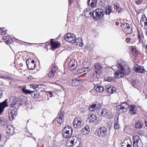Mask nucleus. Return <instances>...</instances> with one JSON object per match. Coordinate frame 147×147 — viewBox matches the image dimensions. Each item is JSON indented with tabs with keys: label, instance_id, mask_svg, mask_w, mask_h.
Listing matches in <instances>:
<instances>
[{
	"label": "nucleus",
	"instance_id": "obj_33",
	"mask_svg": "<svg viewBox=\"0 0 147 147\" xmlns=\"http://www.w3.org/2000/svg\"><path fill=\"white\" fill-rule=\"evenodd\" d=\"M84 14L86 18H89L90 16H92V13L89 9H86L84 11Z\"/></svg>",
	"mask_w": 147,
	"mask_h": 147
},
{
	"label": "nucleus",
	"instance_id": "obj_58",
	"mask_svg": "<svg viewBox=\"0 0 147 147\" xmlns=\"http://www.w3.org/2000/svg\"><path fill=\"white\" fill-rule=\"evenodd\" d=\"M28 81H30L31 80V76H29L28 77Z\"/></svg>",
	"mask_w": 147,
	"mask_h": 147
},
{
	"label": "nucleus",
	"instance_id": "obj_47",
	"mask_svg": "<svg viewBox=\"0 0 147 147\" xmlns=\"http://www.w3.org/2000/svg\"><path fill=\"white\" fill-rule=\"evenodd\" d=\"M55 72L51 70L48 74V76L50 78H52L54 76Z\"/></svg>",
	"mask_w": 147,
	"mask_h": 147
},
{
	"label": "nucleus",
	"instance_id": "obj_63",
	"mask_svg": "<svg viewBox=\"0 0 147 147\" xmlns=\"http://www.w3.org/2000/svg\"><path fill=\"white\" fill-rule=\"evenodd\" d=\"M69 4L70 5L71 3L72 2V0H69Z\"/></svg>",
	"mask_w": 147,
	"mask_h": 147
},
{
	"label": "nucleus",
	"instance_id": "obj_31",
	"mask_svg": "<svg viewBox=\"0 0 147 147\" xmlns=\"http://www.w3.org/2000/svg\"><path fill=\"white\" fill-rule=\"evenodd\" d=\"M112 12V11L111 7L109 5L107 6H106V10H105V13L106 15H109Z\"/></svg>",
	"mask_w": 147,
	"mask_h": 147
},
{
	"label": "nucleus",
	"instance_id": "obj_51",
	"mask_svg": "<svg viewBox=\"0 0 147 147\" xmlns=\"http://www.w3.org/2000/svg\"><path fill=\"white\" fill-rule=\"evenodd\" d=\"M114 127L115 129H118L119 128V125L118 123L117 122H115L114 124Z\"/></svg>",
	"mask_w": 147,
	"mask_h": 147
},
{
	"label": "nucleus",
	"instance_id": "obj_40",
	"mask_svg": "<svg viewBox=\"0 0 147 147\" xmlns=\"http://www.w3.org/2000/svg\"><path fill=\"white\" fill-rule=\"evenodd\" d=\"M114 9L116 10L118 12V13L120 12L121 11V8L119 4H117L115 5H114Z\"/></svg>",
	"mask_w": 147,
	"mask_h": 147
},
{
	"label": "nucleus",
	"instance_id": "obj_57",
	"mask_svg": "<svg viewBox=\"0 0 147 147\" xmlns=\"http://www.w3.org/2000/svg\"><path fill=\"white\" fill-rule=\"evenodd\" d=\"M3 92L1 90H0V98H1L3 96Z\"/></svg>",
	"mask_w": 147,
	"mask_h": 147
},
{
	"label": "nucleus",
	"instance_id": "obj_19",
	"mask_svg": "<svg viewBox=\"0 0 147 147\" xmlns=\"http://www.w3.org/2000/svg\"><path fill=\"white\" fill-rule=\"evenodd\" d=\"M17 102L16 98L15 97H11L9 98V103H10V105H15L16 104Z\"/></svg>",
	"mask_w": 147,
	"mask_h": 147
},
{
	"label": "nucleus",
	"instance_id": "obj_29",
	"mask_svg": "<svg viewBox=\"0 0 147 147\" xmlns=\"http://www.w3.org/2000/svg\"><path fill=\"white\" fill-rule=\"evenodd\" d=\"M75 43H76L77 45H79L80 47H82L83 46V42L81 38H79L78 39L76 38L75 41Z\"/></svg>",
	"mask_w": 147,
	"mask_h": 147
},
{
	"label": "nucleus",
	"instance_id": "obj_53",
	"mask_svg": "<svg viewBox=\"0 0 147 147\" xmlns=\"http://www.w3.org/2000/svg\"><path fill=\"white\" fill-rule=\"evenodd\" d=\"M133 147H138V143L133 142Z\"/></svg>",
	"mask_w": 147,
	"mask_h": 147
},
{
	"label": "nucleus",
	"instance_id": "obj_1",
	"mask_svg": "<svg viewBox=\"0 0 147 147\" xmlns=\"http://www.w3.org/2000/svg\"><path fill=\"white\" fill-rule=\"evenodd\" d=\"M116 66L118 69L114 74L116 78H122L125 75H128L130 73L129 67L123 60H118L117 62Z\"/></svg>",
	"mask_w": 147,
	"mask_h": 147
},
{
	"label": "nucleus",
	"instance_id": "obj_49",
	"mask_svg": "<svg viewBox=\"0 0 147 147\" xmlns=\"http://www.w3.org/2000/svg\"><path fill=\"white\" fill-rule=\"evenodd\" d=\"M51 70L55 72L57 70L56 66L54 64H53L51 66Z\"/></svg>",
	"mask_w": 147,
	"mask_h": 147
},
{
	"label": "nucleus",
	"instance_id": "obj_42",
	"mask_svg": "<svg viewBox=\"0 0 147 147\" xmlns=\"http://www.w3.org/2000/svg\"><path fill=\"white\" fill-rule=\"evenodd\" d=\"M78 79H73L72 80V85L74 86H78V85H79V83H78Z\"/></svg>",
	"mask_w": 147,
	"mask_h": 147
},
{
	"label": "nucleus",
	"instance_id": "obj_43",
	"mask_svg": "<svg viewBox=\"0 0 147 147\" xmlns=\"http://www.w3.org/2000/svg\"><path fill=\"white\" fill-rule=\"evenodd\" d=\"M34 92L33 93H32L33 94V95L32 96V97L34 98H38L39 96L40 95V94L39 92L34 91Z\"/></svg>",
	"mask_w": 147,
	"mask_h": 147
},
{
	"label": "nucleus",
	"instance_id": "obj_9",
	"mask_svg": "<svg viewBox=\"0 0 147 147\" xmlns=\"http://www.w3.org/2000/svg\"><path fill=\"white\" fill-rule=\"evenodd\" d=\"M64 114L63 111H61L59 113L57 117L55 119L54 121H57V123L61 124L63 123L64 120Z\"/></svg>",
	"mask_w": 147,
	"mask_h": 147
},
{
	"label": "nucleus",
	"instance_id": "obj_13",
	"mask_svg": "<svg viewBox=\"0 0 147 147\" xmlns=\"http://www.w3.org/2000/svg\"><path fill=\"white\" fill-rule=\"evenodd\" d=\"M129 108V105L125 102H123L121 105L118 106V108L119 109V111L121 109L123 110L124 112L127 111Z\"/></svg>",
	"mask_w": 147,
	"mask_h": 147
},
{
	"label": "nucleus",
	"instance_id": "obj_23",
	"mask_svg": "<svg viewBox=\"0 0 147 147\" xmlns=\"http://www.w3.org/2000/svg\"><path fill=\"white\" fill-rule=\"evenodd\" d=\"M94 88L97 92L100 93L103 92L104 90L103 87L100 85H98L96 86H95Z\"/></svg>",
	"mask_w": 147,
	"mask_h": 147
},
{
	"label": "nucleus",
	"instance_id": "obj_32",
	"mask_svg": "<svg viewBox=\"0 0 147 147\" xmlns=\"http://www.w3.org/2000/svg\"><path fill=\"white\" fill-rule=\"evenodd\" d=\"M97 116L95 115L92 114L89 117V121L90 122H94L97 119Z\"/></svg>",
	"mask_w": 147,
	"mask_h": 147
},
{
	"label": "nucleus",
	"instance_id": "obj_7",
	"mask_svg": "<svg viewBox=\"0 0 147 147\" xmlns=\"http://www.w3.org/2000/svg\"><path fill=\"white\" fill-rule=\"evenodd\" d=\"M97 133L98 136L99 137L103 138L107 136V130L106 128L102 127L98 129Z\"/></svg>",
	"mask_w": 147,
	"mask_h": 147
},
{
	"label": "nucleus",
	"instance_id": "obj_2",
	"mask_svg": "<svg viewBox=\"0 0 147 147\" xmlns=\"http://www.w3.org/2000/svg\"><path fill=\"white\" fill-rule=\"evenodd\" d=\"M104 10L101 9H96L92 13L93 19L95 20L100 19L104 15Z\"/></svg>",
	"mask_w": 147,
	"mask_h": 147
},
{
	"label": "nucleus",
	"instance_id": "obj_39",
	"mask_svg": "<svg viewBox=\"0 0 147 147\" xmlns=\"http://www.w3.org/2000/svg\"><path fill=\"white\" fill-rule=\"evenodd\" d=\"M133 142L138 143L140 138L138 136L136 135H134L133 136Z\"/></svg>",
	"mask_w": 147,
	"mask_h": 147
},
{
	"label": "nucleus",
	"instance_id": "obj_21",
	"mask_svg": "<svg viewBox=\"0 0 147 147\" xmlns=\"http://www.w3.org/2000/svg\"><path fill=\"white\" fill-rule=\"evenodd\" d=\"M90 132V129L88 125H86L81 130V133L84 135L88 134Z\"/></svg>",
	"mask_w": 147,
	"mask_h": 147
},
{
	"label": "nucleus",
	"instance_id": "obj_28",
	"mask_svg": "<svg viewBox=\"0 0 147 147\" xmlns=\"http://www.w3.org/2000/svg\"><path fill=\"white\" fill-rule=\"evenodd\" d=\"M3 40H5V42L7 44H10L11 41H12V38L9 36H6L3 37Z\"/></svg>",
	"mask_w": 147,
	"mask_h": 147
},
{
	"label": "nucleus",
	"instance_id": "obj_3",
	"mask_svg": "<svg viewBox=\"0 0 147 147\" xmlns=\"http://www.w3.org/2000/svg\"><path fill=\"white\" fill-rule=\"evenodd\" d=\"M72 132L71 127L69 126H66L63 129L62 133L64 138H68L72 136Z\"/></svg>",
	"mask_w": 147,
	"mask_h": 147
},
{
	"label": "nucleus",
	"instance_id": "obj_62",
	"mask_svg": "<svg viewBox=\"0 0 147 147\" xmlns=\"http://www.w3.org/2000/svg\"><path fill=\"white\" fill-rule=\"evenodd\" d=\"M115 24H116V26H118L119 25V22H115Z\"/></svg>",
	"mask_w": 147,
	"mask_h": 147
},
{
	"label": "nucleus",
	"instance_id": "obj_27",
	"mask_svg": "<svg viewBox=\"0 0 147 147\" xmlns=\"http://www.w3.org/2000/svg\"><path fill=\"white\" fill-rule=\"evenodd\" d=\"M7 123V120L3 117L0 118V125L3 127L6 125Z\"/></svg>",
	"mask_w": 147,
	"mask_h": 147
},
{
	"label": "nucleus",
	"instance_id": "obj_5",
	"mask_svg": "<svg viewBox=\"0 0 147 147\" xmlns=\"http://www.w3.org/2000/svg\"><path fill=\"white\" fill-rule=\"evenodd\" d=\"M121 27L123 31L127 34H131L132 32V27H130L129 24L126 23H123Z\"/></svg>",
	"mask_w": 147,
	"mask_h": 147
},
{
	"label": "nucleus",
	"instance_id": "obj_41",
	"mask_svg": "<svg viewBox=\"0 0 147 147\" xmlns=\"http://www.w3.org/2000/svg\"><path fill=\"white\" fill-rule=\"evenodd\" d=\"M139 83L138 80H133L132 81V85L135 88H136Z\"/></svg>",
	"mask_w": 147,
	"mask_h": 147
},
{
	"label": "nucleus",
	"instance_id": "obj_45",
	"mask_svg": "<svg viewBox=\"0 0 147 147\" xmlns=\"http://www.w3.org/2000/svg\"><path fill=\"white\" fill-rule=\"evenodd\" d=\"M100 5L104 7L107 3V0H100Z\"/></svg>",
	"mask_w": 147,
	"mask_h": 147
},
{
	"label": "nucleus",
	"instance_id": "obj_11",
	"mask_svg": "<svg viewBox=\"0 0 147 147\" xmlns=\"http://www.w3.org/2000/svg\"><path fill=\"white\" fill-rule=\"evenodd\" d=\"M26 63L29 69L33 70L35 68L36 64L34 60H31L30 59H28L26 60Z\"/></svg>",
	"mask_w": 147,
	"mask_h": 147
},
{
	"label": "nucleus",
	"instance_id": "obj_35",
	"mask_svg": "<svg viewBox=\"0 0 147 147\" xmlns=\"http://www.w3.org/2000/svg\"><path fill=\"white\" fill-rule=\"evenodd\" d=\"M104 80L110 82H113L115 80V79L113 77H106L104 78Z\"/></svg>",
	"mask_w": 147,
	"mask_h": 147
},
{
	"label": "nucleus",
	"instance_id": "obj_46",
	"mask_svg": "<svg viewBox=\"0 0 147 147\" xmlns=\"http://www.w3.org/2000/svg\"><path fill=\"white\" fill-rule=\"evenodd\" d=\"M55 72L51 70L48 74V76L50 78H52L54 76Z\"/></svg>",
	"mask_w": 147,
	"mask_h": 147
},
{
	"label": "nucleus",
	"instance_id": "obj_54",
	"mask_svg": "<svg viewBox=\"0 0 147 147\" xmlns=\"http://www.w3.org/2000/svg\"><path fill=\"white\" fill-rule=\"evenodd\" d=\"M2 78H7L8 79H10L11 77L5 75L3 76H2Z\"/></svg>",
	"mask_w": 147,
	"mask_h": 147
},
{
	"label": "nucleus",
	"instance_id": "obj_16",
	"mask_svg": "<svg viewBox=\"0 0 147 147\" xmlns=\"http://www.w3.org/2000/svg\"><path fill=\"white\" fill-rule=\"evenodd\" d=\"M131 141L130 139L125 140L122 143L121 147H131Z\"/></svg>",
	"mask_w": 147,
	"mask_h": 147
},
{
	"label": "nucleus",
	"instance_id": "obj_10",
	"mask_svg": "<svg viewBox=\"0 0 147 147\" xmlns=\"http://www.w3.org/2000/svg\"><path fill=\"white\" fill-rule=\"evenodd\" d=\"M8 99H6L0 103V115L3 112L5 109L9 106Z\"/></svg>",
	"mask_w": 147,
	"mask_h": 147
},
{
	"label": "nucleus",
	"instance_id": "obj_56",
	"mask_svg": "<svg viewBox=\"0 0 147 147\" xmlns=\"http://www.w3.org/2000/svg\"><path fill=\"white\" fill-rule=\"evenodd\" d=\"M138 40L139 42L141 41V37L139 34H138Z\"/></svg>",
	"mask_w": 147,
	"mask_h": 147
},
{
	"label": "nucleus",
	"instance_id": "obj_59",
	"mask_svg": "<svg viewBox=\"0 0 147 147\" xmlns=\"http://www.w3.org/2000/svg\"><path fill=\"white\" fill-rule=\"evenodd\" d=\"M130 39L129 38H127L126 39V42H127V43H129L130 42H129V40H130Z\"/></svg>",
	"mask_w": 147,
	"mask_h": 147
},
{
	"label": "nucleus",
	"instance_id": "obj_12",
	"mask_svg": "<svg viewBox=\"0 0 147 147\" xmlns=\"http://www.w3.org/2000/svg\"><path fill=\"white\" fill-rule=\"evenodd\" d=\"M68 69L70 71L75 69L77 67L76 62L74 60H71L69 63Z\"/></svg>",
	"mask_w": 147,
	"mask_h": 147
},
{
	"label": "nucleus",
	"instance_id": "obj_52",
	"mask_svg": "<svg viewBox=\"0 0 147 147\" xmlns=\"http://www.w3.org/2000/svg\"><path fill=\"white\" fill-rule=\"evenodd\" d=\"M70 143L71 144L69 146V147H72L74 145V138H72V139H71V140H70Z\"/></svg>",
	"mask_w": 147,
	"mask_h": 147
},
{
	"label": "nucleus",
	"instance_id": "obj_44",
	"mask_svg": "<svg viewBox=\"0 0 147 147\" xmlns=\"http://www.w3.org/2000/svg\"><path fill=\"white\" fill-rule=\"evenodd\" d=\"M7 33L6 30L5 28L1 29L0 28V34L3 35Z\"/></svg>",
	"mask_w": 147,
	"mask_h": 147
},
{
	"label": "nucleus",
	"instance_id": "obj_61",
	"mask_svg": "<svg viewBox=\"0 0 147 147\" xmlns=\"http://www.w3.org/2000/svg\"><path fill=\"white\" fill-rule=\"evenodd\" d=\"M78 82L79 84L81 83L82 81L80 80H78Z\"/></svg>",
	"mask_w": 147,
	"mask_h": 147
},
{
	"label": "nucleus",
	"instance_id": "obj_18",
	"mask_svg": "<svg viewBox=\"0 0 147 147\" xmlns=\"http://www.w3.org/2000/svg\"><path fill=\"white\" fill-rule=\"evenodd\" d=\"M144 22V26L146 28H147V18L145 15L143 14L142 16L140 22L141 24L142 25V24Z\"/></svg>",
	"mask_w": 147,
	"mask_h": 147
},
{
	"label": "nucleus",
	"instance_id": "obj_34",
	"mask_svg": "<svg viewBox=\"0 0 147 147\" xmlns=\"http://www.w3.org/2000/svg\"><path fill=\"white\" fill-rule=\"evenodd\" d=\"M143 123L141 121H137L135 124V127L136 128L140 129L142 127Z\"/></svg>",
	"mask_w": 147,
	"mask_h": 147
},
{
	"label": "nucleus",
	"instance_id": "obj_8",
	"mask_svg": "<svg viewBox=\"0 0 147 147\" xmlns=\"http://www.w3.org/2000/svg\"><path fill=\"white\" fill-rule=\"evenodd\" d=\"M76 37L73 34L69 33L66 34L65 36V39L71 44L75 43V39Z\"/></svg>",
	"mask_w": 147,
	"mask_h": 147
},
{
	"label": "nucleus",
	"instance_id": "obj_36",
	"mask_svg": "<svg viewBox=\"0 0 147 147\" xmlns=\"http://www.w3.org/2000/svg\"><path fill=\"white\" fill-rule=\"evenodd\" d=\"M30 86L32 88L34 89H36V88H43V87L45 86L44 85L42 84L40 85H33L31 84L30 85Z\"/></svg>",
	"mask_w": 147,
	"mask_h": 147
},
{
	"label": "nucleus",
	"instance_id": "obj_48",
	"mask_svg": "<svg viewBox=\"0 0 147 147\" xmlns=\"http://www.w3.org/2000/svg\"><path fill=\"white\" fill-rule=\"evenodd\" d=\"M55 72L51 70L48 74V76L50 78H52L54 76Z\"/></svg>",
	"mask_w": 147,
	"mask_h": 147
},
{
	"label": "nucleus",
	"instance_id": "obj_17",
	"mask_svg": "<svg viewBox=\"0 0 147 147\" xmlns=\"http://www.w3.org/2000/svg\"><path fill=\"white\" fill-rule=\"evenodd\" d=\"M129 113L132 115H135L137 109V107L135 105H131L129 107Z\"/></svg>",
	"mask_w": 147,
	"mask_h": 147
},
{
	"label": "nucleus",
	"instance_id": "obj_6",
	"mask_svg": "<svg viewBox=\"0 0 147 147\" xmlns=\"http://www.w3.org/2000/svg\"><path fill=\"white\" fill-rule=\"evenodd\" d=\"M73 126L76 128H79L83 125V121L80 118L76 117L73 122Z\"/></svg>",
	"mask_w": 147,
	"mask_h": 147
},
{
	"label": "nucleus",
	"instance_id": "obj_30",
	"mask_svg": "<svg viewBox=\"0 0 147 147\" xmlns=\"http://www.w3.org/2000/svg\"><path fill=\"white\" fill-rule=\"evenodd\" d=\"M90 70V69L88 67L81 68L80 69L77 71L76 73V74H78L86 71L88 72Z\"/></svg>",
	"mask_w": 147,
	"mask_h": 147
},
{
	"label": "nucleus",
	"instance_id": "obj_25",
	"mask_svg": "<svg viewBox=\"0 0 147 147\" xmlns=\"http://www.w3.org/2000/svg\"><path fill=\"white\" fill-rule=\"evenodd\" d=\"M100 113V115L102 117H106L107 116L108 114L107 111L103 108L101 109Z\"/></svg>",
	"mask_w": 147,
	"mask_h": 147
},
{
	"label": "nucleus",
	"instance_id": "obj_24",
	"mask_svg": "<svg viewBox=\"0 0 147 147\" xmlns=\"http://www.w3.org/2000/svg\"><path fill=\"white\" fill-rule=\"evenodd\" d=\"M88 4L92 7H95L97 4L96 0H88L87 1Z\"/></svg>",
	"mask_w": 147,
	"mask_h": 147
},
{
	"label": "nucleus",
	"instance_id": "obj_37",
	"mask_svg": "<svg viewBox=\"0 0 147 147\" xmlns=\"http://www.w3.org/2000/svg\"><path fill=\"white\" fill-rule=\"evenodd\" d=\"M98 106L96 104H93L90 105L89 107V110L91 111H94L96 109L98 108Z\"/></svg>",
	"mask_w": 147,
	"mask_h": 147
},
{
	"label": "nucleus",
	"instance_id": "obj_26",
	"mask_svg": "<svg viewBox=\"0 0 147 147\" xmlns=\"http://www.w3.org/2000/svg\"><path fill=\"white\" fill-rule=\"evenodd\" d=\"M7 132L10 134H13L14 132V128L11 125H9L6 127Z\"/></svg>",
	"mask_w": 147,
	"mask_h": 147
},
{
	"label": "nucleus",
	"instance_id": "obj_14",
	"mask_svg": "<svg viewBox=\"0 0 147 147\" xmlns=\"http://www.w3.org/2000/svg\"><path fill=\"white\" fill-rule=\"evenodd\" d=\"M105 89L108 92L111 94L113 93L116 91L115 87L112 85L107 86Z\"/></svg>",
	"mask_w": 147,
	"mask_h": 147
},
{
	"label": "nucleus",
	"instance_id": "obj_4",
	"mask_svg": "<svg viewBox=\"0 0 147 147\" xmlns=\"http://www.w3.org/2000/svg\"><path fill=\"white\" fill-rule=\"evenodd\" d=\"M95 71L94 72L93 77L96 79L99 78L100 76V71L102 69V66L100 64L97 63L95 65Z\"/></svg>",
	"mask_w": 147,
	"mask_h": 147
},
{
	"label": "nucleus",
	"instance_id": "obj_20",
	"mask_svg": "<svg viewBox=\"0 0 147 147\" xmlns=\"http://www.w3.org/2000/svg\"><path fill=\"white\" fill-rule=\"evenodd\" d=\"M135 70L136 72L141 73H144L145 71L143 67L141 66H137L136 67Z\"/></svg>",
	"mask_w": 147,
	"mask_h": 147
},
{
	"label": "nucleus",
	"instance_id": "obj_15",
	"mask_svg": "<svg viewBox=\"0 0 147 147\" xmlns=\"http://www.w3.org/2000/svg\"><path fill=\"white\" fill-rule=\"evenodd\" d=\"M9 109L11 110L9 111L8 113V117L9 119L11 120H13L14 118L15 111L13 107L11 106L9 108Z\"/></svg>",
	"mask_w": 147,
	"mask_h": 147
},
{
	"label": "nucleus",
	"instance_id": "obj_50",
	"mask_svg": "<svg viewBox=\"0 0 147 147\" xmlns=\"http://www.w3.org/2000/svg\"><path fill=\"white\" fill-rule=\"evenodd\" d=\"M131 51L132 52V54L134 55H137L138 53L136 49L135 48H132L131 49Z\"/></svg>",
	"mask_w": 147,
	"mask_h": 147
},
{
	"label": "nucleus",
	"instance_id": "obj_60",
	"mask_svg": "<svg viewBox=\"0 0 147 147\" xmlns=\"http://www.w3.org/2000/svg\"><path fill=\"white\" fill-rule=\"evenodd\" d=\"M48 93H49L51 95V96H50V97H52V95H53V92H52L50 91H49L48 92Z\"/></svg>",
	"mask_w": 147,
	"mask_h": 147
},
{
	"label": "nucleus",
	"instance_id": "obj_22",
	"mask_svg": "<svg viewBox=\"0 0 147 147\" xmlns=\"http://www.w3.org/2000/svg\"><path fill=\"white\" fill-rule=\"evenodd\" d=\"M53 39H51V43L52 48L53 49H55L58 47L60 45V44L57 41H53Z\"/></svg>",
	"mask_w": 147,
	"mask_h": 147
},
{
	"label": "nucleus",
	"instance_id": "obj_55",
	"mask_svg": "<svg viewBox=\"0 0 147 147\" xmlns=\"http://www.w3.org/2000/svg\"><path fill=\"white\" fill-rule=\"evenodd\" d=\"M142 2L141 0H137L136 1V3L137 4H139Z\"/></svg>",
	"mask_w": 147,
	"mask_h": 147
},
{
	"label": "nucleus",
	"instance_id": "obj_64",
	"mask_svg": "<svg viewBox=\"0 0 147 147\" xmlns=\"http://www.w3.org/2000/svg\"><path fill=\"white\" fill-rule=\"evenodd\" d=\"M145 125L147 127V119L145 121Z\"/></svg>",
	"mask_w": 147,
	"mask_h": 147
},
{
	"label": "nucleus",
	"instance_id": "obj_38",
	"mask_svg": "<svg viewBox=\"0 0 147 147\" xmlns=\"http://www.w3.org/2000/svg\"><path fill=\"white\" fill-rule=\"evenodd\" d=\"M22 90L23 92L26 94H31L32 95H33V94L32 93H33V92H34V91H30V90L26 89L25 88H22Z\"/></svg>",
	"mask_w": 147,
	"mask_h": 147
}]
</instances>
